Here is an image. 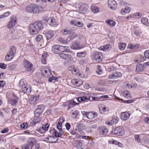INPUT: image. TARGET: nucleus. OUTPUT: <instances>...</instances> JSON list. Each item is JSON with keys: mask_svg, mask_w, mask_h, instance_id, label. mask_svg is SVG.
<instances>
[{"mask_svg": "<svg viewBox=\"0 0 149 149\" xmlns=\"http://www.w3.org/2000/svg\"><path fill=\"white\" fill-rule=\"evenodd\" d=\"M48 71L44 69L41 70L42 74L45 77H48L51 74V71L50 69L48 68Z\"/></svg>", "mask_w": 149, "mask_h": 149, "instance_id": "nucleus-19", "label": "nucleus"}, {"mask_svg": "<svg viewBox=\"0 0 149 149\" xmlns=\"http://www.w3.org/2000/svg\"><path fill=\"white\" fill-rule=\"evenodd\" d=\"M47 52H45L43 55H42V59L41 62L44 64H45L46 63V61L45 59V58L47 56Z\"/></svg>", "mask_w": 149, "mask_h": 149, "instance_id": "nucleus-34", "label": "nucleus"}, {"mask_svg": "<svg viewBox=\"0 0 149 149\" xmlns=\"http://www.w3.org/2000/svg\"><path fill=\"white\" fill-rule=\"evenodd\" d=\"M49 126V124H47L45 125H43L41 127V129L42 130H44V132H45L48 130Z\"/></svg>", "mask_w": 149, "mask_h": 149, "instance_id": "nucleus-46", "label": "nucleus"}, {"mask_svg": "<svg viewBox=\"0 0 149 149\" xmlns=\"http://www.w3.org/2000/svg\"><path fill=\"white\" fill-rule=\"evenodd\" d=\"M111 45L109 44H107L104 46H101L99 48L100 50H102L104 51H106L107 50H111Z\"/></svg>", "mask_w": 149, "mask_h": 149, "instance_id": "nucleus-24", "label": "nucleus"}, {"mask_svg": "<svg viewBox=\"0 0 149 149\" xmlns=\"http://www.w3.org/2000/svg\"><path fill=\"white\" fill-rule=\"evenodd\" d=\"M79 103H76L73 100H70L68 101L63 104V107L67 106L68 108H70L71 107H73L76 105H79Z\"/></svg>", "mask_w": 149, "mask_h": 149, "instance_id": "nucleus-8", "label": "nucleus"}, {"mask_svg": "<svg viewBox=\"0 0 149 149\" xmlns=\"http://www.w3.org/2000/svg\"><path fill=\"white\" fill-rule=\"evenodd\" d=\"M59 56L62 58L68 60L65 61L64 63L65 64H68L71 63V61H72V56L70 54H65L64 53H61L59 54Z\"/></svg>", "mask_w": 149, "mask_h": 149, "instance_id": "nucleus-4", "label": "nucleus"}, {"mask_svg": "<svg viewBox=\"0 0 149 149\" xmlns=\"http://www.w3.org/2000/svg\"><path fill=\"white\" fill-rule=\"evenodd\" d=\"M84 117H86L89 119H92L95 117H96L97 114L96 112H82Z\"/></svg>", "mask_w": 149, "mask_h": 149, "instance_id": "nucleus-10", "label": "nucleus"}, {"mask_svg": "<svg viewBox=\"0 0 149 149\" xmlns=\"http://www.w3.org/2000/svg\"><path fill=\"white\" fill-rule=\"evenodd\" d=\"M92 58L94 60L98 62H100L102 61V54L100 52H96L93 53Z\"/></svg>", "mask_w": 149, "mask_h": 149, "instance_id": "nucleus-7", "label": "nucleus"}, {"mask_svg": "<svg viewBox=\"0 0 149 149\" xmlns=\"http://www.w3.org/2000/svg\"><path fill=\"white\" fill-rule=\"evenodd\" d=\"M49 126V124H47L45 125H43L41 127V129L42 130H44V132H45L48 130Z\"/></svg>", "mask_w": 149, "mask_h": 149, "instance_id": "nucleus-45", "label": "nucleus"}, {"mask_svg": "<svg viewBox=\"0 0 149 149\" xmlns=\"http://www.w3.org/2000/svg\"><path fill=\"white\" fill-rule=\"evenodd\" d=\"M49 126V124H47L45 125H43L41 127V129L42 130H44V132H45L48 130Z\"/></svg>", "mask_w": 149, "mask_h": 149, "instance_id": "nucleus-44", "label": "nucleus"}, {"mask_svg": "<svg viewBox=\"0 0 149 149\" xmlns=\"http://www.w3.org/2000/svg\"><path fill=\"white\" fill-rule=\"evenodd\" d=\"M37 123V118H35L33 120L32 122L30 123V125L32 126L35 125Z\"/></svg>", "mask_w": 149, "mask_h": 149, "instance_id": "nucleus-51", "label": "nucleus"}, {"mask_svg": "<svg viewBox=\"0 0 149 149\" xmlns=\"http://www.w3.org/2000/svg\"><path fill=\"white\" fill-rule=\"evenodd\" d=\"M106 22L107 23L108 25H110L111 26H114L116 23V22L110 19H108L107 20H106Z\"/></svg>", "mask_w": 149, "mask_h": 149, "instance_id": "nucleus-36", "label": "nucleus"}, {"mask_svg": "<svg viewBox=\"0 0 149 149\" xmlns=\"http://www.w3.org/2000/svg\"><path fill=\"white\" fill-rule=\"evenodd\" d=\"M108 4L109 7L111 9L115 10L117 8V3L114 0H109Z\"/></svg>", "mask_w": 149, "mask_h": 149, "instance_id": "nucleus-16", "label": "nucleus"}, {"mask_svg": "<svg viewBox=\"0 0 149 149\" xmlns=\"http://www.w3.org/2000/svg\"><path fill=\"white\" fill-rule=\"evenodd\" d=\"M16 51V48L14 46H11L10 47L9 51L8 52L7 55L6 56V60L8 61L11 60L15 55Z\"/></svg>", "mask_w": 149, "mask_h": 149, "instance_id": "nucleus-3", "label": "nucleus"}, {"mask_svg": "<svg viewBox=\"0 0 149 149\" xmlns=\"http://www.w3.org/2000/svg\"><path fill=\"white\" fill-rule=\"evenodd\" d=\"M109 142L110 143H112L113 144H114L115 145H117L118 141H117L116 140L111 139V140H109Z\"/></svg>", "mask_w": 149, "mask_h": 149, "instance_id": "nucleus-56", "label": "nucleus"}, {"mask_svg": "<svg viewBox=\"0 0 149 149\" xmlns=\"http://www.w3.org/2000/svg\"><path fill=\"white\" fill-rule=\"evenodd\" d=\"M23 64L26 71H30L31 70L33 65L29 61L25 60L23 62Z\"/></svg>", "mask_w": 149, "mask_h": 149, "instance_id": "nucleus-14", "label": "nucleus"}, {"mask_svg": "<svg viewBox=\"0 0 149 149\" xmlns=\"http://www.w3.org/2000/svg\"><path fill=\"white\" fill-rule=\"evenodd\" d=\"M90 98H87V97H79L74 99L75 100L79 102L86 101L87 100H90Z\"/></svg>", "mask_w": 149, "mask_h": 149, "instance_id": "nucleus-28", "label": "nucleus"}, {"mask_svg": "<svg viewBox=\"0 0 149 149\" xmlns=\"http://www.w3.org/2000/svg\"><path fill=\"white\" fill-rule=\"evenodd\" d=\"M8 68L12 70L14 69L16 67V65L15 64H10L8 65Z\"/></svg>", "mask_w": 149, "mask_h": 149, "instance_id": "nucleus-60", "label": "nucleus"}, {"mask_svg": "<svg viewBox=\"0 0 149 149\" xmlns=\"http://www.w3.org/2000/svg\"><path fill=\"white\" fill-rule=\"evenodd\" d=\"M61 32L63 35H66L67 34L70 33L71 31V30L68 29H63Z\"/></svg>", "mask_w": 149, "mask_h": 149, "instance_id": "nucleus-39", "label": "nucleus"}, {"mask_svg": "<svg viewBox=\"0 0 149 149\" xmlns=\"http://www.w3.org/2000/svg\"><path fill=\"white\" fill-rule=\"evenodd\" d=\"M99 133L101 134H106L108 131V130L105 127H103L99 129Z\"/></svg>", "mask_w": 149, "mask_h": 149, "instance_id": "nucleus-27", "label": "nucleus"}, {"mask_svg": "<svg viewBox=\"0 0 149 149\" xmlns=\"http://www.w3.org/2000/svg\"><path fill=\"white\" fill-rule=\"evenodd\" d=\"M123 95L125 96L128 98H131L130 93L128 91H125L122 92Z\"/></svg>", "mask_w": 149, "mask_h": 149, "instance_id": "nucleus-37", "label": "nucleus"}, {"mask_svg": "<svg viewBox=\"0 0 149 149\" xmlns=\"http://www.w3.org/2000/svg\"><path fill=\"white\" fill-rule=\"evenodd\" d=\"M79 72V69L78 68H74V69L72 71V74H76Z\"/></svg>", "mask_w": 149, "mask_h": 149, "instance_id": "nucleus-57", "label": "nucleus"}, {"mask_svg": "<svg viewBox=\"0 0 149 149\" xmlns=\"http://www.w3.org/2000/svg\"><path fill=\"white\" fill-rule=\"evenodd\" d=\"M58 132L57 130L54 129L52 130L53 133H54V136L56 137H60L61 136V135L64 134V132L63 130H58Z\"/></svg>", "mask_w": 149, "mask_h": 149, "instance_id": "nucleus-22", "label": "nucleus"}, {"mask_svg": "<svg viewBox=\"0 0 149 149\" xmlns=\"http://www.w3.org/2000/svg\"><path fill=\"white\" fill-rule=\"evenodd\" d=\"M122 76V74L119 72L113 73L111 75H110L109 78L110 79H117Z\"/></svg>", "mask_w": 149, "mask_h": 149, "instance_id": "nucleus-26", "label": "nucleus"}, {"mask_svg": "<svg viewBox=\"0 0 149 149\" xmlns=\"http://www.w3.org/2000/svg\"><path fill=\"white\" fill-rule=\"evenodd\" d=\"M145 66H144L143 65L140 64H137L136 65V72H142L143 71V68Z\"/></svg>", "mask_w": 149, "mask_h": 149, "instance_id": "nucleus-29", "label": "nucleus"}, {"mask_svg": "<svg viewBox=\"0 0 149 149\" xmlns=\"http://www.w3.org/2000/svg\"><path fill=\"white\" fill-rule=\"evenodd\" d=\"M126 44L125 43L120 44L119 45V49L122 50H124L126 46Z\"/></svg>", "mask_w": 149, "mask_h": 149, "instance_id": "nucleus-48", "label": "nucleus"}, {"mask_svg": "<svg viewBox=\"0 0 149 149\" xmlns=\"http://www.w3.org/2000/svg\"><path fill=\"white\" fill-rule=\"evenodd\" d=\"M36 143V139L33 138H30L28 139L27 143L21 146L22 149H31Z\"/></svg>", "mask_w": 149, "mask_h": 149, "instance_id": "nucleus-1", "label": "nucleus"}, {"mask_svg": "<svg viewBox=\"0 0 149 149\" xmlns=\"http://www.w3.org/2000/svg\"><path fill=\"white\" fill-rule=\"evenodd\" d=\"M77 114V113H75L74 112H72V113H71L70 115L72 118L74 119L76 118Z\"/></svg>", "mask_w": 149, "mask_h": 149, "instance_id": "nucleus-59", "label": "nucleus"}, {"mask_svg": "<svg viewBox=\"0 0 149 149\" xmlns=\"http://www.w3.org/2000/svg\"><path fill=\"white\" fill-rule=\"evenodd\" d=\"M53 138V137L51 136L47 137L45 138L44 140L47 142L52 143L53 142V141H52L51 139Z\"/></svg>", "mask_w": 149, "mask_h": 149, "instance_id": "nucleus-52", "label": "nucleus"}, {"mask_svg": "<svg viewBox=\"0 0 149 149\" xmlns=\"http://www.w3.org/2000/svg\"><path fill=\"white\" fill-rule=\"evenodd\" d=\"M83 47V46L82 45H81L79 43L76 42H73L71 46V48L72 49H79L82 48Z\"/></svg>", "mask_w": 149, "mask_h": 149, "instance_id": "nucleus-18", "label": "nucleus"}, {"mask_svg": "<svg viewBox=\"0 0 149 149\" xmlns=\"http://www.w3.org/2000/svg\"><path fill=\"white\" fill-rule=\"evenodd\" d=\"M118 117L115 116L112 118V119L111 120L112 124H114L118 123Z\"/></svg>", "mask_w": 149, "mask_h": 149, "instance_id": "nucleus-41", "label": "nucleus"}, {"mask_svg": "<svg viewBox=\"0 0 149 149\" xmlns=\"http://www.w3.org/2000/svg\"><path fill=\"white\" fill-rule=\"evenodd\" d=\"M53 33L51 30L48 31L46 34V37L47 40L52 38L53 37Z\"/></svg>", "mask_w": 149, "mask_h": 149, "instance_id": "nucleus-32", "label": "nucleus"}, {"mask_svg": "<svg viewBox=\"0 0 149 149\" xmlns=\"http://www.w3.org/2000/svg\"><path fill=\"white\" fill-rule=\"evenodd\" d=\"M134 17L135 18H139L142 16V14L141 13L137 12L134 14Z\"/></svg>", "mask_w": 149, "mask_h": 149, "instance_id": "nucleus-53", "label": "nucleus"}, {"mask_svg": "<svg viewBox=\"0 0 149 149\" xmlns=\"http://www.w3.org/2000/svg\"><path fill=\"white\" fill-rule=\"evenodd\" d=\"M7 66L6 65L4 64V63H0V68L2 69H5L6 68Z\"/></svg>", "mask_w": 149, "mask_h": 149, "instance_id": "nucleus-61", "label": "nucleus"}, {"mask_svg": "<svg viewBox=\"0 0 149 149\" xmlns=\"http://www.w3.org/2000/svg\"><path fill=\"white\" fill-rule=\"evenodd\" d=\"M15 100H9V102L12 105H15L17 102V101L18 98H15Z\"/></svg>", "mask_w": 149, "mask_h": 149, "instance_id": "nucleus-43", "label": "nucleus"}, {"mask_svg": "<svg viewBox=\"0 0 149 149\" xmlns=\"http://www.w3.org/2000/svg\"><path fill=\"white\" fill-rule=\"evenodd\" d=\"M37 9V5L36 4H31L27 6L25 8V11L27 13L36 12Z\"/></svg>", "mask_w": 149, "mask_h": 149, "instance_id": "nucleus-6", "label": "nucleus"}, {"mask_svg": "<svg viewBox=\"0 0 149 149\" xmlns=\"http://www.w3.org/2000/svg\"><path fill=\"white\" fill-rule=\"evenodd\" d=\"M91 8L94 13H97L99 11V8L97 7L94 6Z\"/></svg>", "mask_w": 149, "mask_h": 149, "instance_id": "nucleus-55", "label": "nucleus"}, {"mask_svg": "<svg viewBox=\"0 0 149 149\" xmlns=\"http://www.w3.org/2000/svg\"><path fill=\"white\" fill-rule=\"evenodd\" d=\"M88 8L87 5L85 3H83L81 4L79 7V10L80 13L84 14L88 12Z\"/></svg>", "mask_w": 149, "mask_h": 149, "instance_id": "nucleus-9", "label": "nucleus"}, {"mask_svg": "<svg viewBox=\"0 0 149 149\" xmlns=\"http://www.w3.org/2000/svg\"><path fill=\"white\" fill-rule=\"evenodd\" d=\"M125 131L123 129L120 127H116L111 131V133L117 136H122L124 133Z\"/></svg>", "mask_w": 149, "mask_h": 149, "instance_id": "nucleus-5", "label": "nucleus"}, {"mask_svg": "<svg viewBox=\"0 0 149 149\" xmlns=\"http://www.w3.org/2000/svg\"><path fill=\"white\" fill-rule=\"evenodd\" d=\"M141 22L145 25H147L148 24V20L146 17H143L141 19Z\"/></svg>", "mask_w": 149, "mask_h": 149, "instance_id": "nucleus-47", "label": "nucleus"}, {"mask_svg": "<svg viewBox=\"0 0 149 149\" xmlns=\"http://www.w3.org/2000/svg\"><path fill=\"white\" fill-rule=\"evenodd\" d=\"M16 17L13 16L10 17V21L7 25V27L9 29L12 28L16 24Z\"/></svg>", "mask_w": 149, "mask_h": 149, "instance_id": "nucleus-11", "label": "nucleus"}, {"mask_svg": "<svg viewBox=\"0 0 149 149\" xmlns=\"http://www.w3.org/2000/svg\"><path fill=\"white\" fill-rule=\"evenodd\" d=\"M77 21L75 20H73L71 21L70 22V23L71 24L73 25L74 26H76L77 24Z\"/></svg>", "mask_w": 149, "mask_h": 149, "instance_id": "nucleus-64", "label": "nucleus"}, {"mask_svg": "<svg viewBox=\"0 0 149 149\" xmlns=\"http://www.w3.org/2000/svg\"><path fill=\"white\" fill-rule=\"evenodd\" d=\"M43 25L41 21H38V29H39V30H40L43 28Z\"/></svg>", "mask_w": 149, "mask_h": 149, "instance_id": "nucleus-49", "label": "nucleus"}, {"mask_svg": "<svg viewBox=\"0 0 149 149\" xmlns=\"http://www.w3.org/2000/svg\"><path fill=\"white\" fill-rule=\"evenodd\" d=\"M19 86L21 88L22 91L25 93L29 94L31 90L30 86H27L26 81L20 80L19 83Z\"/></svg>", "mask_w": 149, "mask_h": 149, "instance_id": "nucleus-2", "label": "nucleus"}, {"mask_svg": "<svg viewBox=\"0 0 149 149\" xmlns=\"http://www.w3.org/2000/svg\"><path fill=\"white\" fill-rule=\"evenodd\" d=\"M58 40L63 43L66 42V41L61 38H58Z\"/></svg>", "mask_w": 149, "mask_h": 149, "instance_id": "nucleus-63", "label": "nucleus"}, {"mask_svg": "<svg viewBox=\"0 0 149 149\" xmlns=\"http://www.w3.org/2000/svg\"><path fill=\"white\" fill-rule=\"evenodd\" d=\"M144 55L145 57L148 58L149 59V52L148 50H146L144 52Z\"/></svg>", "mask_w": 149, "mask_h": 149, "instance_id": "nucleus-58", "label": "nucleus"}, {"mask_svg": "<svg viewBox=\"0 0 149 149\" xmlns=\"http://www.w3.org/2000/svg\"><path fill=\"white\" fill-rule=\"evenodd\" d=\"M45 109V106L43 104H41L38 106V112H43Z\"/></svg>", "mask_w": 149, "mask_h": 149, "instance_id": "nucleus-40", "label": "nucleus"}, {"mask_svg": "<svg viewBox=\"0 0 149 149\" xmlns=\"http://www.w3.org/2000/svg\"><path fill=\"white\" fill-rule=\"evenodd\" d=\"M60 52H68L69 51V47L67 46H60Z\"/></svg>", "mask_w": 149, "mask_h": 149, "instance_id": "nucleus-31", "label": "nucleus"}, {"mask_svg": "<svg viewBox=\"0 0 149 149\" xmlns=\"http://www.w3.org/2000/svg\"><path fill=\"white\" fill-rule=\"evenodd\" d=\"M130 114L128 112H121L120 117L121 119L124 120H126L129 119Z\"/></svg>", "mask_w": 149, "mask_h": 149, "instance_id": "nucleus-20", "label": "nucleus"}, {"mask_svg": "<svg viewBox=\"0 0 149 149\" xmlns=\"http://www.w3.org/2000/svg\"><path fill=\"white\" fill-rule=\"evenodd\" d=\"M83 25L84 24L83 23L77 21V24L76 25L77 26L79 27H81L83 26Z\"/></svg>", "mask_w": 149, "mask_h": 149, "instance_id": "nucleus-62", "label": "nucleus"}, {"mask_svg": "<svg viewBox=\"0 0 149 149\" xmlns=\"http://www.w3.org/2000/svg\"><path fill=\"white\" fill-rule=\"evenodd\" d=\"M76 147L79 149H81L82 148V143L81 141H78L76 143Z\"/></svg>", "mask_w": 149, "mask_h": 149, "instance_id": "nucleus-38", "label": "nucleus"}, {"mask_svg": "<svg viewBox=\"0 0 149 149\" xmlns=\"http://www.w3.org/2000/svg\"><path fill=\"white\" fill-rule=\"evenodd\" d=\"M37 23L35 22L33 24L30 25V32L32 34H36V33L37 31Z\"/></svg>", "mask_w": 149, "mask_h": 149, "instance_id": "nucleus-13", "label": "nucleus"}, {"mask_svg": "<svg viewBox=\"0 0 149 149\" xmlns=\"http://www.w3.org/2000/svg\"><path fill=\"white\" fill-rule=\"evenodd\" d=\"M64 121V118L63 117H60L57 125V128L58 130H63L62 129V123Z\"/></svg>", "mask_w": 149, "mask_h": 149, "instance_id": "nucleus-25", "label": "nucleus"}, {"mask_svg": "<svg viewBox=\"0 0 149 149\" xmlns=\"http://www.w3.org/2000/svg\"><path fill=\"white\" fill-rule=\"evenodd\" d=\"M47 22L49 24L53 27H55L58 25L54 17H53L49 18Z\"/></svg>", "mask_w": 149, "mask_h": 149, "instance_id": "nucleus-15", "label": "nucleus"}, {"mask_svg": "<svg viewBox=\"0 0 149 149\" xmlns=\"http://www.w3.org/2000/svg\"><path fill=\"white\" fill-rule=\"evenodd\" d=\"M97 70L96 71L97 73L98 74H100L102 73V71L101 69V67L99 65H97Z\"/></svg>", "mask_w": 149, "mask_h": 149, "instance_id": "nucleus-50", "label": "nucleus"}, {"mask_svg": "<svg viewBox=\"0 0 149 149\" xmlns=\"http://www.w3.org/2000/svg\"><path fill=\"white\" fill-rule=\"evenodd\" d=\"M139 46V44H136L135 45H134L132 44H130L128 45L127 47L129 48L133 49L134 48H137Z\"/></svg>", "mask_w": 149, "mask_h": 149, "instance_id": "nucleus-35", "label": "nucleus"}, {"mask_svg": "<svg viewBox=\"0 0 149 149\" xmlns=\"http://www.w3.org/2000/svg\"><path fill=\"white\" fill-rule=\"evenodd\" d=\"M77 36L76 34L74 33H71L70 35L67 38L68 40H72Z\"/></svg>", "mask_w": 149, "mask_h": 149, "instance_id": "nucleus-42", "label": "nucleus"}, {"mask_svg": "<svg viewBox=\"0 0 149 149\" xmlns=\"http://www.w3.org/2000/svg\"><path fill=\"white\" fill-rule=\"evenodd\" d=\"M86 52L84 51L82 52H80L77 53V56L79 57H85L86 54Z\"/></svg>", "mask_w": 149, "mask_h": 149, "instance_id": "nucleus-33", "label": "nucleus"}, {"mask_svg": "<svg viewBox=\"0 0 149 149\" xmlns=\"http://www.w3.org/2000/svg\"><path fill=\"white\" fill-rule=\"evenodd\" d=\"M83 126L82 124L77 123L75 127V130L78 131L82 135H84L85 133L82 131Z\"/></svg>", "mask_w": 149, "mask_h": 149, "instance_id": "nucleus-17", "label": "nucleus"}, {"mask_svg": "<svg viewBox=\"0 0 149 149\" xmlns=\"http://www.w3.org/2000/svg\"><path fill=\"white\" fill-rule=\"evenodd\" d=\"M60 45H53L52 47V50L53 52L55 54H58L60 52Z\"/></svg>", "mask_w": 149, "mask_h": 149, "instance_id": "nucleus-23", "label": "nucleus"}, {"mask_svg": "<svg viewBox=\"0 0 149 149\" xmlns=\"http://www.w3.org/2000/svg\"><path fill=\"white\" fill-rule=\"evenodd\" d=\"M37 96H32L29 100V103L32 105H36L37 102Z\"/></svg>", "mask_w": 149, "mask_h": 149, "instance_id": "nucleus-21", "label": "nucleus"}, {"mask_svg": "<svg viewBox=\"0 0 149 149\" xmlns=\"http://www.w3.org/2000/svg\"><path fill=\"white\" fill-rule=\"evenodd\" d=\"M45 132L43 130H42L41 128H39L38 130V134H39L40 136H42L41 135L44 134Z\"/></svg>", "mask_w": 149, "mask_h": 149, "instance_id": "nucleus-54", "label": "nucleus"}, {"mask_svg": "<svg viewBox=\"0 0 149 149\" xmlns=\"http://www.w3.org/2000/svg\"><path fill=\"white\" fill-rule=\"evenodd\" d=\"M145 136L144 134H135L134 137L135 140L137 142L141 143L144 140Z\"/></svg>", "mask_w": 149, "mask_h": 149, "instance_id": "nucleus-12", "label": "nucleus"}, {"mask_svg": "<svg viewBox=\"0 0 149 149\" xmlns=\"http://www.w3.org/2000/svg\"><path fill=\"white\" fill-rule=\"evenodd\" d=\"M99 109L100 112L102 111L105 112L109 111V109L108 108H106L105 106L103 104H100L99 105Z\"/></svg>", "mask_w": 149, "mask_h": 149, "instance_id": "nucleus-30", "label": "nucleus"}]
</instances>
